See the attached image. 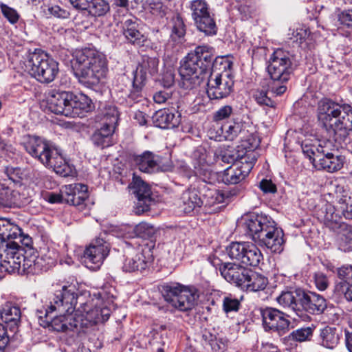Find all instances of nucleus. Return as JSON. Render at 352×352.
I'll return each mask as SVG.
<instances>
[{"mask_svg": "<svg viewBox=\"0 0 352 352\" xmlns=\"http://www.w3.org/2000/svg\"><path fill=\"white\" fill-rule=\"evenodd\" d=\"M77 288L70 284L62 286V289L54 294L47 309L36 311L40 326L49 331L67 332L78 327V321L72 316L77 304Z\"/></svg>", "mask_w": 352, "mask_h": 352, "instance_id": "1", "label": "nucleus"}, {"mask_svg": "<svg viewBox=\"0 0 352 352\" xmlns=\"http://www.w3.org/2000/svg\"><path fill=\"white\" fill-rule=\"evenodd\" d=\"M317 117L322 127L338 144L344 142L352 131V105L322 98L317 107Z\"/></svg>", "mask_w": 352, "mask_h": 352, "instance_id": "2", "label": "nucleus"}, {"mask_svg": "<svg viewBox=\"0 0 352 352\" xmlns=\"http://www.w3.org/2000/svg\"><path fill=\"white\" fill-rule=\"evenodd\" d=\"M214 49L209 45H199L187 54L182 63L179 74L183 87L192 89L199 86L214 70Z\"/></svg>", "mask_w": 352, "mask_h": 352, "instance_id": "3", "label": "nucleus"}, {"mask_svg": "<svg viewBox=\"0 0 352 352\" xmlns=\"http://www.w3.org/2000/svg\"><path fill=\"white\" fill-rule=\"evenodd\" d=\"M247 234L261 247L272 252L280 253L284 249V233L276 222L264 214H251L244 223Z\"/></svg>", "mask_w": 352, "mask_h": 352, "instance_id": "4", "label": "nucleus"}, {"mask_svg": "<svg viewBox=\"0 0 352 352\" xmlns=\"http://www.w3.org/2000/svg\"><path fill=\"white\" fill-rule=\"evenodd\" d=\"M73 68L79 82L89 88L97 86L108 72L105 56L91 48L76 53Z\"/></svg>", "mask_w": 352, "mask_h": 352, "instance_id": "5", "label": "nucleus"}, {"mask_svg": "<svg viewBox=\"0 0 352 352\" xmlns=\"http://www.w3.org/2000/svg\"><path fill=\"white\" fill-rule=\"evenodd\" d=\"M27 153L47 168L62 177L73 174V167L63 158L60 151L47 141L38 136H28L23 143Z\"/></svg>", "mask_w": 352, "mask_h": 352, "instance_id": "6", "label": "nucleus"}, {"mask_svg": "<svg viewBox=\"0 0 352 352\" xmlns=\"http://www.w3.org/2000/svg\"><path fill=\"white\" fill-rule=\"evenodd\" d=\"M276 300L280 306L291 309L300 316L303 311L318 315L327 308L326 300L322 296L301 289L283 292Z\"/></svg>", "mask_w": 352, "mask_h": 352, "instance_id": "7", "label": "nucleus"}, {"mask_svg": "<svg viewBox=\"0 0 352 352\" xmlns=\"http://www.w3.org/2000/svg\"><path fill=\"white\" fill-rule=\"evenodd\" d=\"M232 62L223 56L218 57L214 63V70L207 80L206 94L210 100L226 98L233 91L234 76L231 68Z\"/></svg>", "mask_w": 352, "mask_h": 352, "instance_id": "8", "label": "nucleus"}, {"mask_svg": "<svg viewBox=\"0 0 352 352\" xmlns=\"http://www.w3.org/2000/svg\"><path fill=\"white\" fill-rule=\"evenodd\" d=\"M292 60L293 56L283 49L275 50L270 58L267 70L272 82L269 90L276 96H280L287 90L285 83L294 71Z\"/></svg>", "mask_w": 352, "mask_h": 352, "instance_id": "9", "label": "nucleus"}, {"mask_svg": "<svg viewBox=\"0 0 352 352\" xmlns=\"http://www.w3.org/2000/svg\"><path fill=\"white\" fill-rule=\"evenodd\" d=\"M26 67L30 74L41 83L52 82L59 72L58 62L40 49L29 53Z\"/></svg>", "mask_w": 352, "mask_h": 352, "instance_id": "10", "label": "nucleus"}, {"mask_svg": "<svg viewBox=\"0 0 352 352\" xmlns=\"http://www.w3.org/2000/svg\"><path fill=\"white\" fill-rule=\"evenodd\" d=\"M5 249L4 264L2 267L8 273H17L18 274H36L34 266L36 255L34 253H27L24 248L19 243H12L7 245Z\"/></svg>", "mask_w": 352, "mask_h": 352, "instance_id": "11", "label": "nucleus"}, {"mask_svg": "<svg viewBox=\"0 0 352 352\" xmlns=\"http://www.w3.org/2000/svg\"><path fill=\"white\" fill-rule=\"evenodd\" d=\"M161 292L170 306L181 311L191 310L199 298L196 289L186 287L175 283L164 284L162 286Z\"/></svg>", "mask_w": 352, "mask_h": 352, "instance_id": "12", "label": "nucleus"}, {"mask_svg": "<svg viewBox=\"0 0 352 352\" xmlns=\"http://www.w3.org/2000/svg\"><path fill=\"white\" fill-rule=\"evenodd\" d=\"M325 226L339 236V248L344 252L352 250V226L341 221L339 212H336L334 206L326 203L322 208Z\"/></svg>", "mask_w": 352, "mask_h": 352, "instance_id": "13", "label": "nucleus"}, {"mask_svg": "<svg viewBox=\"0 0 352 352\" xmlns=\"http://www.w3.org/2000/svg\"><path fill=\"white\" fill-rule=\"evenodd\" d=\"M226 252L230 259L246 266L256 267L263 260L261 250L251 242H232Z\"/></svg>", "mask_w": 352, "mask_h": 352, "instance_id": "14", "label": "nucleus"}, {"mask_svg": "<svg viewBox=\"0 0 352 352\" xmlns=\"http://www.w3.org/2000/svg\"><path fill=\"white\" fill-rule=\"evenodd\" d=\"M263 326L265 331L277 332L280 335L285 333L290 324L285 313L272 307L260 309Z\"/></svg>", "mask_w": 352, "mask_h": 352, "instance_id": "15", "label": "nucleus"}, {"mask_svg": "<svg viewBox=\"0 0 352 352\" xmlns=\"http://www.w3.org/2000/svg\"><path fill=\"white\" fill-rule=\"evenodd\" d=\"M129 187L137 198L134 212L140 215L150 210L151 205L154 203L150 186L140 177H133Z\"/></svg>", "mask_w": 352, "mask_h": 352, "instance_id": "16", "label": "nucleus"}, {"mask_svg": "<svg viewBox=\"0 0 352 352\" xmlns=\"http://www.w3.org/2000/svg\"><path fill=\"white\" fill-rule=\"evenodd\" d=\"M74 93L70 91L50 89L46 93L48 109L54 113L68 117L70 113Z\"/></svg>", "mask_w": 352, "mask_h": 352, "instance_id": "17", "label": "nucleus"}, {"mask_svg": "<svg viewBox=\"0 0 352 352\" xmlns=\"http://www.w3.org/2000/svg\"><path fill=\"white\" fill-rule=\"evenodd\" d=\"M109 250V243L100 237L95 239L84 251L85 263L89 268H98L108 256Z\"/></svg>", "mask_w": 352, "mask_h": 352, "instance_id": "18", "label": "nucleus"}, {"mask_svg": "<svg viewBox=\"0 0 352 352\" xmlns=\"http://www.w3.org/2000/svg\"><path fill=\"white\" fill-rule=\"evenodd\" d=\"M153 261V254L149 248L133 250L125 258L122 269L126 272H142L149 267Z\"/></svg>", "mask_w": 352, "mask_h": 352, "instance_id": "19", "label": "nucleus"}, {"mask_svg": "<svg viewBox=\"0 0 352 352\" xmlns=\"http://www.w3.org/2000/svg\"><path fill=\"white\" fill-rule=\"evenodd\" d=\"M87 186L81 184H74L63 186L65 202L77 207L80 210L86 208L85 201L88 199Z\"/></svg>", "mask_w": 352, "mask_h": 352, "instance_id": "20", "label": "nucleus"}, {"mask_svg": "<svg viewBox=\"0 0 352 352\" xmlns=\"http://www.w3.org/2000/svg\"><path fill=\"white\" fill-rule=\"evenodd\" d=\"M132 161L135 166L142 173L153 174L162 169L159 162V157L151 151H146L140 155H133Z\"/></svg>", "mask_w": 352, "mask_h": 352, "instance_id": "21", "label": "nucleus"}, {"mask_svg": "<svg viewBox=\"0 0 352 352\" xmlns=\"http://www.w3.org/2000/svg\"><path fill=\"white\" fill-rule=\"evenodd\" d=\"M219 271L221 276L231 283L241 286L245 283V277L249 270L239 263H224L219 265Z\"/></svg>", "mask_w": 352, "mask_h": 352, "instance_id": "22", "label": "nucleus"}, {"mask_svg": "<svg viewBox=\"0 0 352 352\" xmlns=\"http://www.w3.org/2000/svg\"><path fill=\"white\" fill-rule=\"evenodd\" d=\"M118 230V236L126 238L136 236L144 239H151L156 233V229L153 226L144 221L135 226L123 225Z\"/></svg>", "mask_w": 352, "mask_h": 352, "instance_id": "23", "label": "nucleus"}, {"mask_svg": "<svg viewBox=\"0 0 352 352\" xmlns=\"http://www.w3.org/2000/svg\"><path fill=\"white\" fill-rule=\"evenodd\" d=\"M338 276L340 280L335 286V292L344 295L348 301H352V265H344L338 269Z\"/></svg>", "mask_w": 352, "mask_h": 352, "instance_id": "24", "label": "nucleus"}, {"mask_svg": "<svg viewBox=\"0 0 352 352\" xmlns=\"http://www.w3.org/2000/svg\"><path fill=\"white\" fill-rule=\"evenodd\" d=\"M21 234V228L16 224L12 223L10 220L6 218H0V248L1 249H7L10 243H16L14 241Z\"/></svg>", "mask_w": 352, "mask_h": 352, "instance_id": "25", "label": "nucleus"}, {"mask_svg": "<svg viewBox=\"0 0 352 352\" xmlns=\"http://www.w3.org/2000/svg\"><path fill=\"white\" fill-rule=\"evenodd\" d=\"M159 59L156 57L143 56L133 73V77L146 82L148 78L158 72Z\"/></svg>", "mask_w": 352, "mask_h": 352, "instance_id": "26", "label": "nucleus"}, {"mask_svg": "<svg viewBox=\"0 0 352 352\" xmlns=\"http://www.w3.org/2000/svg\"><path fill=\"white\" fill-rule=\"evenodd\" d=\"M122 32L127 42L133 45H144L146 41V36L139 30L135 19L125 20L122 25Z\"/></svg>", "mask_w": 352, "mask_h": 352, "instance_id": "27", "label": "nucleus"}, {"mask_svg": "<svg viewBox=\"0 0 352 352\" xmlns=\"http://www.w3.org/2000/svg\"><path fill=\"white\" fill-rule=\"evenodd\" d=\"M250 171V165L241 166L236 162L223 171L222 181L226 184H238L244 180Z\"/></svg>", "mask_w": 352, "mask_h": 352, "instance_id": "28", "label": "nucleus"}, {"mask_svg": "<svg viewBox=\"0 0 352 352\" xmlns=\"http://www.w3.org/2000/svg\"><path fill=\"white\" fill-rule=\"evenodd\" d=\"M94 107L91 100L87 96L84 94L76 96L74 94L68 117H83L86 113L91 111Z\"/></svg>", "mask_w": 352, "mask_h": 352, "instance_id": "29", "label": "nucleus"}, {"mask_svg": "<svg viewBox=\"0 0 352 352\" xmlns=\"http://www.w3.org/2000/svg\"><path fill=\"white\" fill-rule=\"evenodd\" d=\"M152 118L155 125L162 129L175 128L180 122L179 116L166 109L157 111Z\"/></svg>", "mask_w": 352, "mask_h": 352, "instance_id": "30", "label": "nucleus"}, {"mask_svg": "<svg viewBox=\"0 0 352 352\" xmlns=\"http://www.w3.org/2000/svg\"><path fill=\"white\" fill-rule=\"evenodd\" d=\"M114 130L115 129L104 124L100 129H96L91 138L94 146L103 149L113 145Z\"/></svg>", "mask_w": 352, "mask_h": 352, "instance_id": "31", "label": "nucleus"}, {"mask_svg": "<svg viewBox=\"0 0 352 352\" xmlns=\"http://www.w3.org/2000/svg\"><path fill=\"white\" fill-rule=\"evenodd\" d=\"M179 206L185 213H190L201 206L203 202L195 188L185 190L180 197Z\"/></svg>", "mask_w": 352, "mask_h": 352, "instance_id": "32", "label": "nucleus"}, {"mask_svg": "<svg viewBox=\"0 0 352 352\" xmlns=\"http://www.w3.org/2000/svg\"><path fill=\"white\" fill-rule=\"evenodd\" d=\"M220 130L225 140L233 141L245 133V122L239 119H233L224 123Z\"/></svg>", "mask_w": 352, "mask_h": 352, "instance_id": "33", "label": "nucleus"}, {"mask_svg": "<svg viewBox=\"0 0 352 352\" xmlns=\"http://www.w3.org/2000/svg\"><path fill=\"white\" fill-rule=\"evenodd\" d=\"M1 320L6 323H10L11 327H16L21 321L20 307L11 302H6L0 310Z\"/></svg>", "mask_w": 352, "mask_h": 352, "instance_id": "34", "label": "nucleus"}, {"mask_svg": "<svg viewBox=\"0 0 352 352\" xmlns=\"http://www.w3.org/2000/svg\"><path fill=\"white\" fill-rule=\"evenodd\" d=\"M244 282L241 287H245L249 292L263 291L268 284L265 276L250 270L248 271Z\"/></svg>", "mask_w": 352, "mask_h": 352, "instance_id": "35", "label": "nucleus"}, {"mask_svg": "<svg viewBox=\"0 0 352 352\" xmlns=\"http://www.w3.org/2000/svg\"><path fill=\"white\" fill-rule=\"evenodd\" d=\"M194 170H188L186 176L190 178L193 175H205L208 170V165L206 161V153L203 148L197 149L194 153Z\"/></svg>", "mask_w": 352, "mask_h": 352, "instance_id": "36", "label": "nucleus"}, {"mask_svg": "<svg viewBox=\"0 0 352 352\" xmlns=\"http://www.w3.org/2000/svg\"><path fill=\"white\" fill-rule=\"evenodd\" d=\"M344 160V157L342 155H330L324 158H320V160L317 161L316 167L332 173L342 168Z\"/></svg>", "mask_w": 352, "mask_h": 352, "instance_id": "37", "label": "nucleus"}, {"mask_svg": "<svg viewBox=\"0 0 352 352\" xmlns=\"http://www.w3.org/2000/svg\"><path fill=\"white\" fill-rule=\"evenodd\" d=\"M340 336L335 327L327 326L320 330V341L321 345L328 349H333L338 344Z\"/></svg>", "mask_w": 352, "mask_h": 352, "instance_id": "38", "label": "nucleus"}, {"mask_svg": "<svg viewBox=\"0 0 352 352\" xmlns=\"http://www.w3.org/2000/svg\"><path fill=\"white\" fill-rule=\"evenodd\" d=\"M193 21L197 28L200 32H204L206 36H212L217 34V27L210 13Z\"/></svg>", "mask_w": 352, "mask_h": 352, "instance_id": "39", "label": "nucleus"}, {"mask_svg": "<svg viewBox=\"0 0 352 352\" xmlns=\"http://www.w3.org/2000/svg\"><path fill=\"white\" fill-rule=\"evenodd\" d=\"M19 192L12 190L4 184L0 183V207L12 208L18 204L16 199Z\"/></svg>", "mask_w": 352, "mask_h": 352, "instance_id": "40", "label": "nucleus"}, {"mask_svg": "<svg viewBox=\"0 0 352 352\" xmlns=\"http://www.w3.org/2000/svg\"><path fill=\"white\" fill-rule=\"evenodd\" d=\"M102 124L108 125V126L115 129L120 116L117 107L114 104L106 105L102 111Z\"/></svg>", "mask_w": 352, "mask_h": 352, "instance_id": "41", "label": "nucleus"}, {"mask_svg": "<svg viewBox=\"0 0 352 352\" xmlns=\"http://www.w3.org/2000/svg\"><path fill=\"white\" fill-rule=\"evenodd\" d=\"M110 10L109 3L105 0H91L87 10L94 16H102Z\"/></svg>", "mask_w": 352, "mask_h": 352, "instance_id": "42", "label": "nucleus"}, {"mask_svg": "<svg viewBox=\"0 0 352 352\" xmlns=\"http://www.w3.org/2000/svg\"><path fill=\"white\" fill-rule=\"evenodd\" d=\"M334 207L336 212H339L341 217L343 216L346 219H352V198L344 196Z\"/></svg>", "mask_w": 352, "mask_h": 352, "instance_id": "43", "label": "nucleus"}, {"mask_svg": "<svg viewBox=\"0 0 352 352\" xmlns=\"http://www.w3.org/2000/svg\"><path fill=\"white\" fill-rule=\"evenodd\" d=\"M190 9L193 20L210 14L208 5L205 0H193L190 3Z\"/></svg>", "mask_w": 352, "mask_h": 352, "instance_id": "44", "label": "nucleus"}, {"mask_svg": "<svg viewBox=\"0 0 352 352\" xmlns=\"http://www.w3.org/2000/svg\"><path fill=\"white\" fill-rule=\"evenodd\" d=\"M172 31L170 37L175 41L182 38L186 33V28L182 18L177 15L172 19Z\"/></svg>", "mask_w": 352, "mask_h": 352, "instance_id": "45", "label": "nucleus"}, {"mask_svg": "<svg viewBox=\"0 0 352 352\" xmlns=\"http://www.w3.org/2000/svg\"><path fill=\"white\" fill-rule=\"evenodd\" d=\"M145 85V82L133 77L132 88L128 95L129 99L133 102L140 101L144 98L142 91Z\"/></svg>", "mask_w": 352, "mask_h": 352, "instance_id": "46", "label": "nucleus"}, {"mask_svg": "<svg viewBox=\"0 0 352 352\" xmlns=\"http://www.w3.org/2000/svg\"><path fill=\"white\" fill-rule=\"evenodd\" d=\"M314 329V327H306L298 329L291 333L290 338L293 340L298 342L310 340L313 335Z\"/></svg>", "mask_w": 352, "mask_h": 352, "instance_id": "47", "label": "nucleus"}, {"mask_svg": "<svg viewBox=\"0 0 352 352\" xmlns=\"http://www.w3.org/2000/svg\"><path fill=\"white\" fill-rule=\"evenodd\" d=\"M241 189L238 186H234L230 188L218 190L215 192V199L219 203L225 202L230 200L240 193Z\"/></svg>", "mask_w": 352, "mask_h": 352, "instance_id": "48", "label": "nucleus"}, {"mask_svg": "<svg viewBox=\"0 0 352 352\" xmlns=\"http://www.w3.org/2000/svg\"><path fill=\"white\" fill-rule=\"evenodd\" d=\"M0 9L3 16L10 24L14 25L19 21L20 15L15 9L8 6L3 2L0 3Z\"/></svg>", "mask_w": 352, "mask_h": 352, "instance_id": "49", "label": "nucleus"}, {"mask_svg": "<svg viewBox=\"0 0 352 352\" xmlns=\"http://www.w3.org/2000/svg\"><path fill=\"white\" fill-rule=\"evenodd\" d=\"M318 155L317 161L320 160V158H324L329 156L330 155H334L336 151L334 146L332 142L329 140L320 142L318 144Z\"/></svg>", "mask_w": 352, "mask_h": 352, "instance_id": "50", "label": "nucleus"}, {"mask_svg": "<svg viewBox=\"0 0 352 352\" xmlns=\"http://www.w3.org/2000/svg\"><path fill=\"white\" fill-rule=\"evenodd\" d=\"M254 98L259 105H265L274 108L276 102L267 96V92L263 90H258L255 92Z\"/></svg>", "mask_w": 352, "mask_h": 352, "instance_id": "51", "label": "nucleus"}, {"mask_svg": "<svg viewBox=\"0 0 352 352\" xmlns=\"http://www.w3.org/2000/svg\"><path fill=\"white\" fill-rule=\"evenodd\" d=\"M240 307V302L232 296H226L223 300V309L226 313L237 311Z\"/></svg>", "mask_w": 352, "mask_h": 352, "instance_id": "52", "label": "nucleus"}, {"mask_svg": "<svg viewBox=\"0 0 352 352\" xmlns=\"http://www.w3.org/2000/svg\"><path fill=\"white\" fill-rule=\"evenodd\" d=\"M318 145L303 144L302 150L305 155H306L311 162L316 166L317 164Z\"/></svg>", "mask_w": 352, "mask_h": 352, "instance_id": "53", "label": "nucleus"}, {"mask_svg": "<svg viewBox=\"0 0 352 352\" xmlns=\"http://www.w3.org/2000/svg\"><path fill=\"white\" fill-rule=\"evenodd\" d=\"M5 173L10 180L15 184L21 182L23 176V171L19 167L8 166L5 169Z\"/></svg>", "mask_w": 352, "mask_h": 352, "instance_id": "54", "label": "nucleus"}, {"mask_svg": "<svg viewBox=\"0 0 352 352\" xmlns=\"http://www.w3.org/2000/svg\"><path fill=\"white\" fill-rule=\"evenodd\" d=\"M258 156V155L257 153L249 151L245 152L244 155H242L241 157L239 156V160L238 161V162L241 166H245L246 164L250 165L252 170L255 162L257 160Z\"/></svg>", "mask_w": 352, "mask_h": 352, "instance_id": "55", "label": "nucleus"}, {"mask_svg": "<svg viewBox=\"0 0 352 352\" xmlns=\"http://www.w3.org/2000/svg\"><path fill=\"white\" fill-rule=\"evenodd\" d=\"M239 157V155L228 149L222 150L217 155V158L226 164L234 163Z\"/></svg>", "mask_w": 352, "mask_h": 352, "instance_id": "56", "label": "nucleus"}, {"mask_svg": "<svg viewBox=\"0 0 352 352\" xmlns=\"http://www.w3.org/2000/svg\"><path fill=\"white\" fill-rule=\"evenodd\" d=\"M233 112V108L230 105H224L220 107L213 116L214 121H220L228 118Z\"/></svg>", "mask_w": 352, "mask_h": 352, "instance_id": "57", "label": "nucleus"}, {"mask_svg": "<svg viewBox=\"0 0 352 352\" xmlns=\"http://www.w3.org/2000/svg\"><path fill=\"white\" fill-rule=\"evenodd\" d=\"M46 13L51 16L61 19H67L70 15L67 10L61 8L59 6L57 5L48 7L47 12Z\"/></svg>", "mask_w": 352, "mask_h": 352, "instance_id": "58", "label": "nucleus"}, {"mask_svg": "<svg viewBox=\"0 0 352 352\" xmlns=\"http://www.w3.org/2000/svg\"><path fill=\"white\" fill-rule=\"evenodd\" d=\"M40 256L47 262V265L51 267L56 263L57 253L54 250L44 249Z\"/></svg>", "mask_w": 352, "mask_h": 352, "instance_id": "59", "label": "nucleus"}, {"mask_svg": "<svg viewBox=\"0 0 352 352\" xmlns=\"http://www.w3.org/2000/svg\"><path fill=\"white\" fill-rule=\"evenodd\" d=\"M14 241L19 243L20 247L25 249L27 253H34V250L32 248V239L29 236H25L23 232Z\"/></svg>", "mask_w": 352, "mask_h": 352, "instance_id": "60", "label": "nucleus"}, {"mask_svg": "<svg viewBox=\"0 0 352 352\" xmlns=\"http://www.w3.org/2000/svg\"><path fill=\"white\" fill-rule=\"evenodd\" d=\"M314 283L317 289L320 291L325 290L329 285L327 276L320 272H316L314 276Z\"/></svg>", "mask_w": 352, "mask_h": 352, "instance_id": "61", "label": "nucleus"}, {"mask_svg": "<svg viewBox=\"0 0 352 352\" xmlns=\"http://www.w3.org/2000/svg\"><path fill=\"white\" fill-rule=\"evenodd\" d=\"M10 342V336L5 325L0 323V352H6Z\"/></svg>", "mask_w": 352, "mask_h": 352, "instance_id": "62", "label": "nucleus"}, {"mask_svg": "<svg viewBox=\"0 0 352 352\" xmlns=\"http://www.w3.org/2000/svg\"><path fill=\"white\" fill-rule=\"evenodd\" d=\"M162 8V3L156 0H148L146 3L144 4V8L148 10L153 14L160 12Z\"/></svg>", "mask_w": 352, "mask_h": 352, "instance_id": "63", "label": "nucleus"}, {"mask_svg": "<svg viewBox=\"0 0 352 352\" xmlns=\"http://www.w3.org/2000/svg\"><path fill=\"white\" fill-rule=\"evenodd\" d=\"M338 21L341 24L352 28V9L339 14Z\"/></svg>", "mask_w": 352, "mask_h": 352, "instance_id": "64", "label": "nucleus"}]
</instances>
